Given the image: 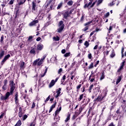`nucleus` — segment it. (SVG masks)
Wrapping results in <instances>:
<instances>
[{
  "instance_id": "obj_22",
  "label": "nucleus",
  "mask_w": 126,
  "mask_h": 126,
  "mask_svg": "<svg viewBox=\"0 0 126 126\" xmlns=\"http://www.w3.org/2000/svg\"><path fill=\"white\" fill-rule=\"evenodd\" d=\"M18 94H16L15 95V101L16 103H18Z\"/></svg>"
},
{
  "instance_id": "obj_5",
  "label": "nucleus",
  "mask_w": 126,
  "mask_h": 126,
  "mask_svg": "<svg viewBox=\"0 0 126 126\" xmlns=\"http://www.w3.org/2000/svg\"><path fill=\"white\" fill-rule=\"evenodd\" d=\"M9 58H10V55L8 54L7 55L5 56L3 60L2 61L1 64L2 65L3 64V63H5V62H6V61H7L8 59H9Z\"/></svg>"
},
{
  "instance_id": "obj_43",
  "label": "nucleus",
  "mask_w": 126,
  "mask_h": 126,
  "mask_svg": "<svg viewBox=\"0 0 126 126\" xmlns=\"http://www.w3.org/2000/svg\"><path fill=\"white\" fill-rule=\"evenodd\" d=\"M36 107V103L35 102H33L32 106V109H34Z\"/></svg>"
},
{
  "instance_id": "obj_7",
  "label": "nucleus",
  "mask_w": 126,
  "mask_h": 126,
  "mask_svg": "<svg viewBox=\"0 0 126 126\" xmlns=\"http://www.w3.org/2000/svg\"><path fill=\"white\" fill-rule=\"evenodd\" d=\"M61 91H62V88H59L58 90H57L56 93L57 95L55 96L56 98H58L61 95Z\"/></svg>"
},
{
  "instance_id": "obj_35",
  "label": "nucleus",
  "mask_w": 126,
  "mask_h": 126,
  "mask_svg": "<svg viewBox=\"0 0 126 126\" xmlns=\"http://www.w3.org/2000/svg\"><path fill=\"white\" fill-rule=\"evenodd\" d=\"M47 71H48V68H46L45 69V71L44 73V74H43L42 75H41V77H44V75H46V73H47Z\"/></svg>"
},
{
  "instance_id": "obj_8",
  "label": "nucleus",
  "mask_w": 126,
  "mask_h": 126,
  "mask_svg": "<svg viewBox=\"0 0 126 126\" xmlns=\"http://www.w3.org/2000/svg\"><path fill=\"white\" fill-rule=\"evenodd\" d=\"M93 74H94V73H93V72H92V74L90 75V76L89 78V80H90L91 82H93L94 81V80H95V78H91V77H94V76H95V75H93Z\"/></svg>"
},
{
  "instance_id": "obj_34",
  "label": "nucleus",
  "mask_w": 126,
  "mask_h": 126,
  "mask_svg": "<svg viewBox=\"0 0 126 126\" xmlns=\"http://www.w3.org/2000/svg\"><path fill=\"white\" fill-rule=\"evenodd\" d=\"M84 45L87 48L89 46V42L88 41H86L84 43Z\"/></svg>"
},
{
  "instance_id": "obj_60",
  "label": "nucleus",
  "mask_w": 126,
  "mask_h": 126,
  "mask_svg": "<svg viewBox=\"0 0 126 126\" xmlns=\"http://www.w3.org/2000/svg\"><path fill=\"white\" fill-rule=\"evenodd\" d=\"M97 49H98V45H95L94 48V50H97Z\"/></svg>"
},
{
  "instance_id": "obj_47",
  "label": "nucleus",
  "mask_w": 126,
  "mask_h": 126,
  "mask_svg": "<svg viewBox=\"0 0 126 126\" xmlns=\"http://www.w3.org/2000/svg\"><path fill=\"white\" fill-rule=\"evenodd\" d=\"M63 71V68H61L58 70V73L60 74Z\"/></svg>"
},
{
  "instance_id": "obj_4",
  "label": "nucleus",
  "mask_w": 126,
  "mask_h": 126,
  "mask_svg": "<svg viewBox=\"0 0 126 126\" xmlns=\"http://www.w3.org/2000/svg\"><path fill=\"white\" fill-rule=\"evenodd\" d=\"M10 84L11 85V94H13V91H14V90L15 89V87L14 86V83L13 82V81H10Z\"/></svg>"
},
{
  "instance_id": "obj_33",
  "label": "nucleus",
  "mask_w": 126,
  "mask_h": 126,
  "mask_svg": "<svg viewBox=\"0 0 126 126\" xmlns=\"http://www.w3.org/2000/svg\"><path fill=\"white\" fill-rule=\"evenodd\" d=\"M65 78H66V76L65 75H64L63 78H62V79L61 80V82H64V80H65Z\"/></svg>"
},
{
  "instance_id": "obj_49",
  "label": "nucleus",
  "mask_w": 126,
  "mask_h": 126,
  "mask_svg": "<svg viewBox=\"0 0 126 126\" xmlns=\"http://www.w3.org/2000/svg\"><path fill=\"white\" fill-rule=\"evenodd\" d=\"M96 2L97 3V0H96L93 3H92V6H91V7H92L93 6H94V5H95Z\"/></svg>"
},
{
  "instance_id": "obj_30",
  "label": "nucleus",
  "mask_w": 126,
  "mask_h": 126,
  "mask_svg": "<svg viewBox=\"0 0 126 126\" xmlns=\"http://www.w3.org/2000/svg\"><path fill=\"white\" fill-rule=\"evenodd\" d=\"M73 3V1L72 0H70L67 3V4H68V5H72Z\"/></svg>"
},
{
  "instance_id": "obj_51",
  "label": "nucleus",
  "mask_w": 126,
  "mask_h": 126,
  "mask_svg": "<svg viewBox=\"0 0 126 126\" xmlns=\"http://www.w3.org/2000/svg\"><path fill=\"white\" fill-rule=\"evenodd\" d=\"M14 0H11L10 1H9V4H13V2H14Z\"/></svg>"
},
{
  "instance_id": "obj_19",
  "label": "nucleus",
  "mask_w": 126,
  "mask_h": 126,
  "mask_svg": "<svg viewBox=\"0 0 126 126\" xmlns=\"http://www.w3.org/2000/svg\"><path fill=\"white\" fill-rule=\"evenodd\" d=\"M101 49H102V46H100L98 48V50L94 52V55H99V50H101Z\"/></svg>"
},
{
  "instance_id": "obj_50",
  "label": "nucleus",
  "mask_w": 126,
  "mask_h": 126,
  "mask_svg": "<svg viewBox=\"0 0 126 126\" xmlns=\"http://www.w3.org/2000/svg\"><path fill=\"white\" fill-rule=\"evenodd\" d=\"M7 80L5 79L4 80V85H7Z\"/></svg>"
},
{
  "instance_id": "obj_26",
  "label": "nucleus",
  "mask_w": 126,
  "mask_h": 126,
  "mask_svg": "<svg viewBox=\"0 0 126 126\" xmlns=\"http://www.w3.org/2000/svg\"><path fill=\"white\" fill-rule=\"evenodd\" d=\"M69 120H70V115H67L66 119L65 120V123H66L67 122H68V121H69Z\"/></svg>"
},
{
  "instance_id": "obj_32",
  "label": "nucleus",
  "mask_w": 126,
  "mask_h": 126,
  "mask_svg": "<svg viewBox=\"0 0 126 126\" xmlns=\"http://www.w3.org/2000/svg\"><path fill=\"white\" fill-rule=\"evenodd\" d=\"M70 55V53L69 52L66 53L64 55V57H65V58H66L67 57H69Z\"/></svg>"
},
{
  "instance_id": "obj_11",
  "label": "nucleus",
  "mask_w": 126,
  "mask_h": 126,
  "mask_svg": "<svg viewBox=\"0 0 126 126\" xmlns=\"http://www.w3.org/2000/svg\"><path fill=\"white\" fill-rule=\"evenodd\" d=\"M55 83H56V82H55V80H52L51 81V82H50V83L49 84V88L53 87V86H54V85H55Z\"/></svg>"
},
{
  "instance_id": "obj_29",
  "label": "nucleus",
  "mask_w": 126,
  "mask_h": 126,
  "mask_svg": "<svg viewBox=\"0 0 126 126\" xmlns=\"http://www.w3.org/2000/svg\"><path fill=\"white\" fill-rule=\"evenodd\" d=\"M82 98H83V94H82L80 95L79 98L78 99V101L79 102H80V101H81V100H82Z\"/></svg>"
},
{
  "instance_id": "obj_53",
  "label": "nucleus",
  "mask_w": 126,
  "mask_h": 126,
  "mask_svg": "<svg viewBox=\"0 0 126 126\" xmlns=\"http://www.w3.org/2000/svg\"><path fill=\"white\" fill-rule=\"evenodd\" d=\"M99 63H100V61H97L96 62V63L94 65V66L96 67V66H97V65L99 64Z\"/></svg>"
},
{
  "instance_id": "obj_12",
  "label": "nucleus",
  "mask_w": 126,
  "mask_h": 126,
  "mask_svg": "<svg viewBox=\"0 0 126 126\" xmlns=\"http://www.w3.org/2000/svg\"><path fill=\"white\" fill-rule=\"evenodd\" d=\"M20 68L21 69H24V68H25V63L24 62H21Z\"/></svg>"
},
{
  "instance_id": "obj_21",
  "label": "nucleus",
  "mask_w": 126,
  "mask_h": 126,
  "mask_svg": "<svg viewBox=\"0 0 126 126\" xmlns=\"http://www.w3.org/2000/svg\"><path fill=\"white\" fill-rule=\"evenodd\" d=\"M4 56V51L3 50L0 52V59H1Z\"/></svg>"
},
{
  "instance_id": "obj_23",
  "label": "nucleus",
  "mask_w": 126,
  "mask_h": 126,
  "mask_svg": "<svg viewBox=\"0 0 126 126\" xmlns=\"http://www.w3.org/2000/svg\"><path fill=\"white\" fill-rule=\"evenodd\" d=\"M121 80H122V77L120 76L117 79V81L116 82V84L117 85L119 84V83H120V82H121Z\"/></svg>"
},
{
  "instance_id": "obj_58",
  "label": "nucleus",
  "mask_w": 126,
  "mask_h": 126,
  "mask_svg": "<svg viewBox=\"0 0 126 126\" xmlns=\"http://www.w3.org/2000/svg\"><path fill=\"white\" fill-rule=\"evenodd\" d=\"M93 85H91L90 87V91H91V90H92V88H93Z\"/></svg>"
},
{
  "instance_id": "obj_18",
  "label": "nucleus",
  "mask_w": 126,
  "mask_h": 126,
  "mask_svg": "<svg viewBox=\"0 0 126 126\" xmlns=\"http://www.w3.org/2000/svg\"><path fill=\"white\" fill-rule=\"evenodd\" d=\"M104 0H96V5H100L102 2H103Z\"/></svg>"
},
{
  "instance_id": "obj_41",
  "label": "nucleus",
  "mask_w": 126,
  "mask_h": 126,
  "mask_svg": "<svg viewBox=\"0 0 126 126\" xmlns=\"http://www.w3.org/2000/svg\"><path fill=\"white\" fill-rule=\"evenodd\" d=\"M60 119V117H59V116L55 115V117L54 118V120L55 121H56V120H59Z\"/></svg>"
},
{
  "instance_id": "obj_48",
  "label": "nucleus",
  "mask_w": 126,
  "mask_h": 126,
  "mask_svg": "<svg viewBox=\"0 0 126 126\" xmlns=\"http://www.w3.org/2000/svg\"><path fill=\"white\" fill-rule=\"evenodd\" d=\"M4 116V113H3L1 114V115L0 116V119H2L3 118V116Z\"/></svg>"
},
{
  "instance_id": "obj_3",
  "label": "nucleus",
  "mask_w": 126,
  "mask_h": 126,
  "mask_svg": "<svg viewBox=\"0 0 126 126\" xmlns=\"http://www.w3.org/2000/svg\"><path fill=\"white\" fill-rule=\"evenodd\" d=\"M32 11L33 13H36V11H37V6H36V3H34V1H32Z\"/></svg>"
},
{
  "instance_id": "obj_38",
  "label": "nucleus",
  "mask_w": 126,
  "mask_h": 126,
  "mask_svg": "<svg viewBox=\"0 0 126 126\" xmlns=\"http://www.w3.org/2000/svg\"><path fill=\"white\" fill-rule=\"evenodd\" d=\"M88 58L90 60H91V59H92V54H91V53L89 54L88 55Z\"/></svg>"
},
{
  "instance_id": "obj_59",
  "label": "nucleus",
  "mask_w": 126,
  "mask_h": 126,
  "mask_svg": "<svg viewBox=\"0 0 126 126\" xmlns=\"http://www.w3.org/2000/svg\"><path fill=\"white\" fill-rule=\"evenodd\" d=\"M19 117L20 118H21V117H22V113H21V112L19 113Z\"/></svg>"
},
{
  "instance_id": "obj_54",
  "label": "nucleus",
  "mask_w": 126,
  "mask_h": 126,
  "mask_svg": "<svg viewBox=\"0 0 126 126\" xmlns=\"http://www.w3.org/2000/svg\"><path fill=\"white\" fill-rule=\"evenodd\" d=\"M55 107H56V103H54L53 105H52L50 108L54 109V108H55Z\"/></svg>"
},
{
  "instance_id": "obj_9",
  "label": "nucleus",
  "mask_w": 126,
  "mask_h": 126,
  "mask_svg": "<svg viewBox=\"0 0 126 126\" xmlns=\"http://www.w3.org/2000/svg\"><path fill=\"white\" fill-rule=\"evenodd\" d=\"M104 98V97L101 96V95H99L98 96V97L94 100V101H95L96 102H101V101H102V100H103V98Z\"/></svg>"
},
{
  "instance_id": "obj_24",
  "label": "nucleus",
  "mask_w": 126,
  "mask_h": 126,
  "mask_svg": "<svg viewBox=\"0 0 126 126\" xmlns=\"http://www.w3.org/2000/svg\"><path fill=\"white\" fill-rule=\"evenodd\" d=\"M104 78H105V74H104V72H103L101 74L100 78V80H103V79H104Z\"/></svg>"
},
{
  "instance_id": "obj_1",
  "label": "nucleus",
  "mask_w": 126,
  "mask_h": 126,
  "mask_svg": "<svg viewBox=\"0 0 126 126\" xmlns=\"http://www.w3.org/2000/svg\"><path fill=\"white\" fill-rule=\"evenodd\" d=\"M46 59V57L44 56L43 58L41 59L40 60V58H38V59H36L35 60L33 63H32L33 65H41V64H43V63H44V60Z\"/></svg>"
},
{
  "instance_id": "obj_42",
  "label": "nucleus",
  "mask_w": 126,
  "mask_h": 126,
  "mask_svg": "<svg viewBox=\"0 0 126 126\" xmlns=\"http://www.w3.org/2000/svg\"><path fill=\"white\" fill-rule=\"evenodd\" d=\"M89 69H90L91 68H93V63H91L90 64V65L89 66Z\"/></svg>"
},
{
  "instance_id": "obj_37",
  "label": "nucleus",
  "mask_w": 126,
  "mask_h": 126,
  "mask_svg": "<svg viewBox=\"0 0 126 126\" xmlns=\"http://www.w3.org/2000/svg\"><path fill=\"white\" fill-rule=\"evenodd\" d=\"M123 53H124V48H122V58H123V57H125V56L126 57V51L125 52V55H124Z\"/></svg>"
},
{
  "instance_id": "obj_31",
  "label": "nucleus",
  "mask_w": 126,
  "mask_h": 126,
  "mask_svg": "<svg viewBox=\"0 0 126 126\" xmlns=\"http://www.w3.org/2000/svg\"><path fill=\"white\" fill-rule=\"evenodd\" d=\"M63 6V2L60 3L59 4L58 7H57V9H60Z\"/></svg>"
},
{
  "instance_id": "obj_44",
  "label": "nucleus",
  "mask_w": 126,
  "mask_h": 126,
  "mask_svg": "<svg viewBox=\"0 0 126 126\" xmlns=\"http://www.w3.org/2000/svg\"><path fill=\"white\" fill-rule=\"evenodd\" d=\"M25 0H23V1H21L19 3V4L20 5L21 4H23V3L25 2Z\"/></svg>"
},
{
  "instance_id": "obj_46",
  "label": "nucleus",
  "mask_w": 126,
  "mask_h": 126,
  "mask_svg": "<svg viewBox=\"0 0 126 126\" xmlns=\"http://www.w3.org/2000/svg\"><path fill=\"white\" fill-rule=\"evenodd\" d=\"M23 47H24V44H23V43H21L20 44V47L21 48H23Z\"/></svg>"
},
{
  "instance_id": "obj_63",
  "label": "nucleus",
  "mask_w": 126,
  "mask_h": 126,
  "mask_svg": "<svg viewBox=\"0 0 126 126\" xmlns=\"http://www.w3.org/2000/svg\"><path fill=\"white\" fill-rule=\"evenodd\" d=\"M57 123H54L52 124V126H57Z\"/></svg>"
},
{
  "instance_id": "obj_52",
  "label": "nucleus",
  "mask_w": 126,
  "mask_h": 126,
  "mask_svg": "<svg viewBox=\"0 0 126 126\" xmlns=\"http://www.w3.org/2000/svg\"><path fill=\"white\" fill-rule=\"evenodd\" d=\"M83 30V31H87L88 30V27H86Z\"/></svg>"
},
{
  "instance_id": "obj_14",
  "label": "nucleus",
  "mask_w": 126,
  "mask_h": 126,
  "mask_svg": "<svg viewBox=\"0 0 126 126\" xmlns=\"http://www.w3.org/2000/svg\"><path fill=\"white\" fill-rule=\"evenodd\" d=\"M39 21L38 20H35L30 23L29 26H33V25H35L36 23H38Z\"/></svg>"
},
{
  "instance_id": "obj_13",
  "label": "nucleus",
  "mask_w": 126,
  "mask_h": 126,
  "mask_svg": "<svg viewBox=\"0 0 126 126\" xmlns=\"http://www.w3.org/2000/svg\"><path fill=\"white\" fill-rule=\"evenodd\" d=\"M63 18H65V19H66V18H67V17L69 16V12H68V11H66L63 14Z\"/></svg>"
},
{
  "instance_id": "obj_45",
  "label": "nucleus",
  "mask_w": 126,
  "mask_h": 126,
  "mask_svg": "<svg viewBox=\"0 0 126 126\" xmlns=\"http://www.w3.org/2000/svg\"><path fill=\"white\" fill-rule=\"evenodd\" d=\"M23 121H25V119L27 118H28V116H27V115H24V116L23 117Z\"/></svg>"
},
{
  "instance_id": "obj_28",
  "label": "nucleus",
  "mask_w": 126,
  "mask_h": 126,
  "mask_svg": "<svg viewBox=\"0 0 126 126\" xmlns=\"http://www.w3.org/2000/svg\"><path fill=\"white\" fill-rule=\"evenodd\" d=\"M21 126V121L19 120L15 126Z\"/></svg>"
},
{
  "instance_id": "obj_39",
  "label": "nucleus",
  "mask_w": 126,
  "mask_h": 126,
  "mask_svg": "<svg viewBox=\"0 0 126 126\" xmlns=\"http://www.w3.org/2000/svg\"><path fill=\"white\" fill-rule=\"evenodd\" d=\"M92 22H93V21L88 22V23H87L85 24V26H87V25H90V24H91V23H92Z\"/></svg>"
},
{
  "instance_id": "obj_16",
  "label": "nucleus",
  "mask_w": 126,
  "mask_h": 126,
  "mask_svg": "<svg viewBox=\"0 0 126 126\" xmlns=\"http://www.w3.org/2000/svg\"><path fill=\"white\" fill-rule=\"evenodd\" d=\"M43 48V45L42 44H38L37 45V50H39L40 51H41V50H42Z\"/></svg>"
},
{
  "instance_id": "obj_17",
  "label": "nucleus",
  "mask_w": 126,
  "mask_h": 126,
  "mask_svg": "<svg viewBox=\"0 0 126 126\" xmlns=\"http://www.w3.org/2000/svg\"><path fill=\"white\" fill-rule=\"evenodd\" d=\"M62 111V106H61L59 109H58L55 112V115H58L60 112Z\"/></svg>"
},
{
  "instance_id": "obj_36",
  "label": "nucleus",
  "mask_w": 126,
  "mask_h": 126,
  "mask_svg": "<svg viewBox=\"0 0 126 126\" xmlns=\"http://www.w3.org/2000/svg\"><path fill=\"white\" fill-rule=\"evenodd\" d=\"M6 88H7V85H4L2 87L3 90H6Z\"/></svg>"
},
{
  "instance_id": "obj_56",
  "label": "nucleus",
  "mask_w": 126,
  "mask_h": 126,
  "mask_svg": "<svg viewBox=\"0 0 126 126\" xmlns=\"http://www.w3.org/2000/svg\"><path fill=\"white\" fill-rule=\"evenodd\" d=\"M89 6H90L89 4H85L84 7V8H86V7H88Z\"/></svg>"
},
{
  "instance_id": "obj_64",
  "label": "nucleus",
  "mask_w": 126,
  "mask_h": 126,
  "mask_svg": "<svg viewBox=\"0 0 126 126\" xmlns=\"http://www.w3.org/2000/svg\"><path fill=\"white\" fill-rule=\"evenodd\" d=\"M108 126H115V125H114V123H112Z\"/></svg>"
},
{
  "instance_id": "obj_2",
  "label": "nucleus",
  "mask_w": 126,
  "mask_h": 126,
  "mask_svg": "<svg viewBox=\"0 0 126 126\" xmlns=\"http://www.w3.org/2000/svg\"><path fill=\"white\" fill-rule=\"evenodd\" d=\"M63 28H64V25L63 24V21H61L59 22V28L58 29V32L59 33H61L63 30Z\"/></svg>"
},
{
  "instance_id": "obj_40",
  "label": "nucleus",
  "mask_w": 126,
  "mask_h": 126,
  "mask_svg": "<svg viewBox=\"0 0 126 126\" xmlns=\"http://www.w3.org/2000/svg\"><path fill=\"white\" fill-rule=\"evenodd\" d=\"M110 15V12H108L104 15V17L105 18L108 17V16Z\"/></svg>"
},
{
  "instance_id": "obj_62",
  "label": "nucleus",
  "mask_w": 126,
  "mask_h": 126,
  "mask_svg": "<svg viewBox=\"0 0 126 126\" xmlns=\"http://www.w3.org/2000/svg\"><path fill=\"white\" fill-rule=\"evenodd\" d=\"M41 40V37H39L37 38H36V41L37 42H39V41H40Z\"/></svg>"
},
{
  "instance_id": "obj_20",
  "label": "nucleus",
  "mask_w": 126,
  "mask_h": 126,
  "mask_svg": "<svg viewBox=\"0 0 126 126\" xmlns=\"http://www.w3.org/2000/svg\"><path fill=\"white\" fill-rule=\"evenodd\" d=\"M111 54L110 55V57L111 58H114V57H115V56H116V54H115V51H114V50H112L111 51Z\"/></svg>"
},
{
  "instance_id": "obj_27",
  "label": "nucleus",
  "mask_w": 126,
  "mask_h": 126,
  "mask_svg": "<svg viewBox=\"0 0 126 126\" xmlns=\"http://www.w3.org/2000/svg\"><path fill=\"white\" fill-rule=\"evenodd\" d=\"M33 39V36L32 35L30 36L28 38V42H32V39Z\"/></svg>"
},
{
  "instance_id": "obj_61",
  "label": "nucleus",
  "mask_w": 126,
  "mask_h": 126,
  "mask_svg": "<svg viewBox=\"0 0 126 126\" xmlns=\"http://www.w3.org/2000/svg\"><path fill=\"white\" fill-rule=\"evenodd\" d=\"M81 87V84L79 85L77 87V89H80V88Z\"/></svg>"
},
{
  "instance_id": "obj_25",
  "label": "nucleus",
  "mask_w": 126,
  "mask_h": 126,
  "mask_svg": "<svg viewBox=\"0 0 126 126\" xmlns=\"http://www.w3.org/2000/svg\"><path fill=\"white\" fill-rule=\"evenodd\" d=\"M53 40H55V41H60V37L58 36H54L53 37Z\"/></svg>"
},
{
  "instance_id": "obj_57",
  "label": "nucleus",
  "mask_w": 126,
  "mask_h": 126,
  "mask_svg": "<svg viewBox=\"0 0 126 126\" xmlns=\"http://www.w3.org/2000/svg\"><path fill=\"white\" fill-rule=\"evenodd\" d=\"M62 54H65V49H63L62 50Z\"/></svg>"
},
{
  "instance_id": "obj_55",
  "label": "nucleus",
  "mask_w": 126,
  "mask_h": 126,
  "mask_svg": "<svg viewBox=\"0 0 126 126\" xmlns=\"http://www.w3.org/2000/svg\"><path fill=\"white\" fill-rule=\"evenodd\" d=\"M50 100V96H49L46 99V100H45V102H48V100Z\"/></svg>"
},
{
  "instance_id": "obj_10",
  "label": "nucleus",
  "mask_w": 126,
  "mask_h": 126,
  "mask_svg": "<svg viewBox=\"0 0 126 126\" xmlns=\"http://www.w3.org/2000/svg\"><path fill=\"white\" fill-rule=\"evenodd\" d=\"M125 61L122 62L121 64V66H120V68L118 69V71H117L118 72H121V70H122V69L124 68V66H125Z\"/></svg>"
},
{
  "instance_id": "obj_15",
  "label": "nucleus",
  "mask_w": 126,
  "mask_h": 126,
  "mask_svg": "<svg viewBox=\"0 0 126 126\" xmlns=\"http://www.w3.org/2000/svg\"><path fill=\"white\" fill-rule=\"evenodd\" d=\"M35 51L36 49H35V48L32 47L30 51V53L31 54H35Z\"/></svg>"
},
{
  "instance_id": "obj_6",
  "label": "nucleus",
  "mask_w": 126,
  "mask_h": 126,
  "mask_svg": "<svg viewBox=\"0 0 126 126\" xmlns=\"http://www.w3.org/2000/svg\"><path fill=\"white\" fill-rule=\"evenodd\" d=\"M10 92H11V90H10ZM11 92H7L5 94V96H3L2 99L3 100H6V99H7V98H8L9 97V96H10V95H12V94H11Z\"/></svg>"
}]
</instances>
